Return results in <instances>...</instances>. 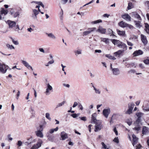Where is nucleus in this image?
I'll return each instance as SVG.
<instances>
[{
	"instance_id": "obj_1",
	"label": "nucleus",
	"mask_w": 149,
	"mask_h": 149,
	"mask_svg": "<svg viewBox=\"0 0 149 149\" xmlns=\"http://www.w3.org/2000/svg\"><path fill=\"white\" fill-rule=\"evenodd\" d=\"M6 23L8 24L9 29H13L16 26V29H20L18 25H16V23L15 21L8 20L6 21Z\"/></svg>"
},
{
	"instance_id": "obj_2",
	"label": "nucleus",
	"mask_w": 149,
	"mask_h": 149,
	"mask_svg": "<svg viewBox=\"0 0 149 149\" xmlns=\"http://www.w3.org/2000/svg\"><path fill=\"white\" fill-rule=\"evenodd\" d=\"M8 65L3 63H0V72L2 74H5L8 69Z\"/></svg>"
},
{
	"instance_id": "obj_3",
	"label": "nucleus",
	"mask_w": 149,
	"mask_h": 149,
	"mask_svg": "<svg viewBox=\"0 0 149 149\" xmlns=\"http://www.w3.org/2000/svg\"><path fill=\"white\" fill-rule=\"evenodd\" d=\"M102 122L101 120L98 121L94 124H95V132H97L100 130L103 127L102 125Z\"/></svg>"
},
{
	"instance_id": "obj_4",
	"label": "nucleus",
	"mask_w": 149,
	"mask_h": 149,
	"mask_svg": "<svg viewBox=\"0 0 149 149\" xmlns=\"http://www.w3.org/2000/svg\"><path fill=\"white\" fill-rule=\"evenodd\" d=\"M110 69L113 75L115 76L119 75L120 73V71L118 68H116L112 66V64L110 65Z\"/></svg>"
},
{
	"instance_id": "obj_5",
	"label": "nucleus",
	"mask_w": 149,
	"mask_h": 149,
	"mask_svg": "<svg viewBox=\"0 0 149 149\" xmlns=\"http://www.w3.org/2000/svg\"><path fill=\"white\" fill-rule=\"evenodd\" d=\"M134 125L135 126L134 128V130L137 132L140 130L141 125L140 121H138V120H137L136 122L134 123Z\"/></svg>"
},
{
	"instance_id": "obj_6",
	"label": "nucleus",
	"mask_w": 149,
	"mask_h": 149,
	"mask_svg": "<svg viewBox=\"0 0 149 149\" xmlns=\"http://www.w3.org/2000/svg\"><path fill=\"white\" fill-rule=\"evenodd\" d=\"M111 113V109L109 107L104 109L102 111L103 115L106 118H107Z\"/></svg>"
},
{
	"instance_id": "obj_7",
	"label": "nucleus",
	"mask_w": 149,
	"mask_h": 149,
	"mask_svg": "<svg viewBox=\"0 0 149 149\" xmlns=\"http://www.w3.org/2000/svg\"><path fill=\"white\" fill-rule=\"evenodd\" d=\"M119 116L120 114L119 113H113L112 116L110 121V125L112 124L113 123L114 120L118 119Z\"/></svg>"
},
{
	"instance_id": "obj_8",
	"label": "nucleus",
	"mask_w": 149,
	"mask_h": 149,
	"mask_svg": "<svg viewBox=\"0 0 149 149\" xmlns=\"http://www.w3.org/2000/svg\"><path fill=\"white\" fill-rule=\"evenodd\" d=\"M52 90V86L49 83H48L47 84V87L45 93L46 95H49L50 94L51 91Z\"/></svg>"
},
{
	"instance_id": "obj_9",
	"label": "nucleus",
	"mask_w": 149,
	"mask_h": 149,
	"mask_svg": "<svg viewBox=\"0 0 149 149\" xmlns=\"http://www.w3.org/2000/svg\"><path fill=\"white\" fill-rule=\"evenodd\" d=\"M42 143V140L39 139L37 143L34 145L31 149H37L40 147Z\"/></svg>"
},
{
	"instance_id": "obj_10",
	"label": "nucleus",
	"mask_w": 149,
	"mask_h": 149,
	"mask_svg": "<svg viewBox=\"0 0 149 149\" xmlns=\"http://www.w3.org/2000/svg\"><path fill=\"white\" fill-rule=\"evenodd\" d=\"M10 9L11 10V11L10 12V14L12 15L13 17L16 18L19 16V12H14V9L13 8H10Z\"/></svg>"
},
{
	"instance_id": "obj_11",
	"label": "nucleus",
	"mask_w": 149,
	"mask_h": 149,
	"mask_svg": "<svg viewBox=\"0 0 149 149\" xmlns=\"http://www.w3.org/2000/svg\"><path fill=\"white\" fill-rule=\"evenodd\" d=\"M110 40L113 43V44L115 45H117L120 48V47L121 45L123 43L122 42L120 41L119 40H117L114 39H111Z\"/></svg>"
},
{
	"instance_id": "obj_12",
	"label": "nucleus",
	"mask_w": 149,
	"mask_h": 149,
	"mask_svg": "<svg viewBox=\"0 0 149 149\" xmlns=\"http://www.w3.org/2000/svg\"><path fill=\"white\" fill-rule=\"evenodd\" d=\"M96 30V28L95 27L89 28L87 31H84L83 32L84 36H86L91 33V32L94 31Z\"/></svg>"
},
{
	"instance_id": "obj_13",
	"label": "nucleus",
	"mask_w": 149,
	"mask_h": 149,
	"mask_svg": "<svg viewBox=\"0 0 149 149\" xmlns=\"http://www.w3.org/2000/svg\"><path fill=\"white\" fill-rule=\"evenodd\" d=\"M21 61L22 63L28 69H31L32 70H33V69L32 66L26 61L22 60Z\"/></svg>"
},
{
	"instance_id": "obj_14",
	"label": "nucleus",
	"mask_w": 149,
	"mask_h": 149,
	"mask_svg": "<svg viewBox=\"0 0 149 149\" xmlns=\"http://www.w3.org/2000/svg\"><path fill=\"white\" fill-rule=\"evenodd\" d=\"M97 114L96 113H93L91 116V123H95L100 120H97L96 119Z\"/></svg>"
},
{
	"instance_id": "obj_15",
	"label": "nucleus",
	"mask_w": 149,
	"mask_h": 149,
	"mask_svg": "<svg viewBox=\"0 0 149 149\" xmlns=\"http://www.w3.org/2000/svg\"><path fill=\"white\" fill-rule=\"evenodd\" d=\"M96 32H99L102 34H105L106 32V29L103 28L102 26H99Z\"/></svg>"
},
{
	"instance_id": "obj_16",
	"label": "nucleus",
	"mask_w": 149,
	"mask_h": 149,
	"mask_svg": "<svg viewBox=\"0 0 149 149\" xmlns=\"http://www.w3.org/2000/svg\"><path fill=\"white\" fill-rule=\"evenodd\" d=\"M35 132L37 136L41 138H42L43 137L44 135L42 132V131L40 130H37Z\"/></svg>"
},
{
	"instance_id": "obj_17",
	"label": "nucleus",
	"mask_w": 149,
	"mask_h": 149,
	"mask_svg": "<svg viewBox=\"0 0 149 149\" xmlns=\"http://www.w3.org/2000/svg\"><path fill=\"white\" fill-rule=\"evenodd\" d=\"M141 40L144 45H146L148 43V41L146 37L143 34H141Z\"/></svg>"
},
{
	"instance_id": "obj_18",
	"label": "nucleus",
	"mask_w": 149,
	"mask_h": 149,
	"mask_svg": "<svg viewBox=\"0 0 149 149\" xmlns=\"http://www.w3.org/2000/svg\"><path fill=\"white\" fill-rule=\"evenodd\" d=\"M122 17L127 21H131V17L128 14H125L122 15Z\"/></svg>"
},
{
	"instance_id": "obj_19",
	"label": "nucleus",
	"mask_w": 149,
	"mask_h": 149,
	"mask_svg": "<svg viewBox=\"0 0 149 149\" xmlns=\"http://www.w3.org/2000/svg\"><path fill=\"white\" fill-rule=\"evenodd\" d=\"M60 136L62 140H65L68 137L67 134L64 131L61 132Z\"/></svg>"
},
{
	"instance_id": "obj_20",
	"label": "nucleus",
	"mask_w": 149,
	"mask_h": 149,
	"mask_svg": "<svg viewBox=\"0 0 149 149\" xmlns=\"http://www.w3.org/2000/svg\"><path fill=\"white\" fill-rule=\"evenodd\" d=\"M143 54V51L141 50H139L135 51L133 54V56H136L142 54Z\"/></svg>"
},
{
	"instance_id": "obj_21",
	"label": "nucleus",
	"mask_w": 149,
	"mask_h": 149,
	"mask_svg": "<svg viewBox=\"0 0 149 149\" xmlns=\"http://www.w3.org/2000/svg\"><path fill=\"white\" fill-rule=\"evenodd\" d=\"M119 25L122 28H125L127 27V25H128V24L124 22L123 21H121L118 23Z\"/></svg>"
},
{
	"instance_id": "obj_22",
	"label": "nucleus",
	"mask_w": 149,
	"mask_h": 149,
	"mask_svg": "<svg viewBox=\"0 0 149 149\" xmlns=\"http://www.w3.org/2000/svg\"><path fill=\"white\" fill-rule=\"evenodd\" d=\"M132 17L137 18L139 20H141V19L140 15L137 14L136 12L132 13Z\"/></svg>"
},
{
	"instance_id": "obj_23",
	"label": "nucleus",
	"mask_w": 149,
	"mask_h": 149,
	"mask_svg": "<svg viewBox=\"0 0 149 149\" xmlns=\"http://www.w3.org/2000/svg\"><path fill=\"white\" fill-rule=\"evenodd\" d=\"M132 137L133 139V143H132V144L134 146L137 143L138 141V138H137L136 136L134 134H133L132 135Z\"/></svg>"
},
{
	"instance_id": "obj_24",
	"label": "nucleus",
	"mask_w": 149,
	"mask_h": 149,
	"mask_svg": "<svg viewBox=\"0 0 149 149\" xmlns=\"http://www.w3.org/2000/svg\"><path fill=\"white\" fill-rule=\"evenodd\" d=\"M74 52L76 56H78V55L82 54V50L81 49H78L75 50Z\"/></svg>"
},
{
	"instance_id": "obj_25",
	"label": "nucleus",
	"mask_w": 149,
	"mask_h": 149,
	"mask_svg": "<svg viewBox=\"0 0 149 149\" xmlns=\"http://www.w3.org/2000/svg\"><path fill=\"white\" fill-rule=\"evenodd\" d=\"M48 37L53 39H55L56 37L52 33H46V34Z\"/></svg>"
},
{
	"instance_id": "obj_26",
	"label": "nucleus",
	"mask_w": 149,
	"mask_h": 149,
	"mask_svg": "<svg viewBox=\"0 0 149 149\" xmlns=\"http://www.w3.org/2000/svg\"><path fill=\"white\" fill-rule=\"evenodd\" d=\"M0 13L1 14H3L4 15H7L8 13L7 10H5L4 8H1L0 11Z\"/></svg>"
},
{
	"instance_id": "obj_27",
	"label": "nucleus",
	"mask_w": 149,
	"mask_h": 149,
	"mask_svg": "<svg viewBox=\"0 0 149 149\" xmlns=\"http://www.w3.org/2000/svg\"><path fill=\"white\" fill-rule=\"evenodd\" d=\"M134 22L136 26L139 28H140L142 26L141 23L139 21H134Z\"/></svg>"
},
{
	"instance_id": "obj_28",
	"label": "nucleus",
	"mask_w": 149,
	"mask_h": 149,
	"mask_svg": "<svg viewBox=\"0 0 149 149\" xmlns=\"http://www.w3.org/2000/svg\"><path fill=\"white\" fill-rule=\"evenodd\" d=\"M136 114L138 118L137 119V120H138V121H140V118H141L143 115V113L141 112H138L136 113Z\"/></svg>"
},
{
	"instance_id": "obj_29",
	"label": "nucleus",
	"mask_w": 149,
	"mask_h": 149,
	"mask_svg": "<svg viewBox=\"0 0 149 149\" xmlns=\"http://www.w3.org/2000/svg\"><path fill=\"white\" fill-rule=\"evenodd\" d=\"M124 52V50H119L117 52L114 53V54L116 56H119L120 55Z\"/></svg>"
},
{
	"instance_id": "obj_30",
	"label": "nucleus",
	"mask_w": 149,
	"mask_h": 149,
	"mask_svg": "<svg viewBox=\"0 0 149 149\" xmlns=\"http://www.w3.org/2000/svg\"><path fill=\"white\" fill-rule=\"evenodd\" d=\"M148 132V128L145 126L143 127L142 130L143 134H146Z\"/></svg>"
},
{
	"instance_id": "obj_31",
	"label": "nucleus",
	"mask_w": 149,
	"mask_h": 149,
	"mask_svg": "<svg viewBox=\"0 0 149 149\" xmlns=\"http://www.w3.org/2000/svg\"><path fill=\"white\" fill-rule=\"evenodd\" d=\"M30 112L31 114V116L32 117H34L35 116V111H34V109L32 107L30 108Z\"/></svg>"
},
{
	"instance_id": "obj_32",
	"label": "nucleus",
	"mask_w": 149,
	"mask_h": 149,
	"mask_svg": "<svg viewBox=\"0 0 149 149\" xmlns=\"http://www.w3.org/2000/svg\"><path fill=\"white\" fill-rule=\"evenodd\" d=\"M101 40L106 44H108L109 42V39L107 38H101Z\"/></svg>"
},
{
	"instance_id": "obj_33",
	"label": "nucleus",
	"mask_w": 149,
	"mask_h": 149,
	"mask_svg": "<svg viewBox=\"0 0 149 149\" xmlns=\"http://www.w3.org/2000/svg\"><path fill=\"white\" fill-rule=\"evenodd\" d=\"M92 87L93 88V89L95 91V92L96 93L100 94L101 93V91L99 89H97L93 85H92Z\"/></svg>"
},
{
	"instance_id": "obj_34",
	"label": "nucleus",
	"mask_w": 149,
	"mask_h": 149,
	"mask_svg": "<svg viewBox=\"0 0 149 149\" xmlns=\"http://www.w3.org/2000/svg\"><path fill=\"white\" fill-rule=\"evenodd\" d=\"M58 130V127H56L54 129H51L49 130V132L50 134H52L54 132H56Z\"/></svg>"
},
{
	"instance_id": "obj_35",
	"label": "nucleus",
	"mask_w": 149,
	"mask_h": 149,
	"mask_svg": "<svg viewBox=\"0 0 149 149\" xmlns=\"http://www.w3.org/2000/svg\"><path fill=\"white\" fill-rule=\"evenodd\" d=\"M118 33V35L122 36H124L125 34V31H120L119 30H117Z\"/></svg>"
},
{
	"instance_id": "obj_36",
	"label": "nucleus",
	"mask_w": 149,
	"mask_h": 149,
	"mask_svg": "<svg viewBox=\"0 0 149 149\" xmlns=\"http://www.w3.org/2000/svg\"><path fill=\"white\" fill-rule=\"evenodd\" d=\"M105 56L113 60H115L116 58L113 56L109 54H106Z\"/></svg>"
},
{
	"instance_id": "obj_37",
	"label": "nucleus",
	"mask_w": 149,
	"mask_h": 149,
	"mask_svg": "<svg viewBox=\"0 0 149 149\" xmlns=\"http://www.w3.org/2000/svg\"><path fill=\"white\" fill-rule=\"evenodd\" d=\"M143 110L145 111H149V102L147 103L146 106L145 107L143 108Z\"/></svg>"
},
{
	"instance_id": "obj_38",
	"label": "nucleus",
	"mask_w": 149,
	"mask_h": 149,
	"mask_svg": "<svg viewBox=\"0 0 149 149\" xmlns=\"http://www.w3.org/2000/svg\"><path fill=\"white\" fill-rule=\"evenodd\" d=\"M134 106V104L133 102H130L128 104V108L133 110Z\"/></svg>"
},
{
	"instance_id": "obj_39",
	"label": "nucleus",
	"mask_w": 149,
	"mask_h": 149,
	"mask_svg": "<svg viewBox=\"0 0 149 149\" xmlns=\"http://www.w3.org/2000/svg\"><path fill=\"white\" fill-rule=\"evenodd\" d=\"M32 11L33 13V14L32 15H38L39 14V11L38 10H37L36 9H33L32 10Z\"/></svg>"
},
{
	"instance_id": "obj_40",
	"label": "nucleus",
	"mask_w": 149,
	"mask_h": 149,
	"mask_svg": "<svg viewBox=\"0 0 149 149\" xmlns=\"http://www.w3.org/2000/svg\"><path fill=\"white\" fill-rule=\"evenodd\" d=\"M54 62V61L53 59H52L51 61H49L45 65L46 66H49L50 64H52Z\"/></svg>"
},
{
	"instance_id": "obj_41",
	"label": "nucleus",
	"mask_w": 149,
	"mask_h": 149,
	"mask_svg": "<svg viewBox=\"0 0 149 149\" xmlns=\"http://www.w3.org/2000/svg\"><path fill=\"white\" fill-rule=\"evenodd\" d=\"M65 101H63V102L58 103L56 106V109H57L64 105L65 104Z\"/></svg>"
},
{
	"instance_id": "obj_42",
	"label": "nucleus",
	"mask_w": 149,
	"mask_h": 149,
	"mask_svg": "<svg viewBox=\"0 0 149 149\" xmlns=\"http://www.w3.org/2000/svg\"><path fill=\"white\" fill-rule=\"evenodd\" d=\"M145 30L147 33H149V25L148 24H145Z\"/></svg>"
},
{
	"instance_id": "obj_43",
	"label": "nucleus",
	"mask_w": 149,
	"mask_h": 149,
	"mask_svg": "<svg viewBox=\"0 0 149 149\" xmlns=\"http://www.w3.org/2000/svg\"><path fill=\"white\" fill-rule=\"evenodd\" d=\"M102 22V20L101 19H99L96 21L92 22L91 23L93 24H96L99 23H101Z\"/></svg>"
},
{
	"instance_id": "obj_44",
	"label": "nucleus",
	"mask_w": 149,
	"mask_h": 149,
	"mask_svg": "<svg viewBox=\"0 0 149 149\" xmlns=\"http://www.w3.org/2000/svg\"><path fill=\"white\" fill-rule=\"evenodd\" d=\"M101 144L102 145V148H103L104 149H110L109 148L107 147V146L104 142H102L101 143Z\"/></svg>"
},
{
	"instance_id": "obj_45",
	"label": "nucleus",
	"mask_w": 149,
	"mask_h": 149,
	"mask_svg": "<svg viewBox=\"0 0 149 149\" xmlns=\"http://www.w3.org/2000/svg\"><path fill=\"white\" fill-rule=\"evenodd\" d=\"M6 46L8 48L10 49H15L14 47L12 45H10V44H7L6 45Z\"/></svg>"
},
{
	"instance_id": "obj_46",
	"label": "nucleus",
	"mask_w": 149,
	"mask_h": 149,
	"mask_svg": "<svg viewBox=\"0 0 149 149\" xmlns=\"http://www.w3.org/2000/svg\"><path fill=\"white\" fill-rule=\"evenodd\" d=\"M32 140V139L31 138L29 139H28V141L25 143V144L26 145L29 144H30L32 143L33 142Z\"/></svg>"
},
{
	"instance_id": "obj_47",
	"label": "nucleus",
	"mask_w": 149,
	"mask_h": 149,
	"mask_svg": "<svg viewBox=\"0 0 149 149\" xmlns=\"http://www.w3.org/2000/svg\"><path fill=\"white\" fill-rule=\"evenodd\" d=\"M132 110L128 108V110L126 111L125 113L126 114H130L132 113Z\"/></svg>"
},
{
	"instance_id": "obj_48",
	"label": "nucleus",
	"mask_w": 149,
	"mask_h": 149,
	"mask_svg": "<svg viewBox=\"0 0 149 149\" xmlns=\"http://www.w3.org/2000/svg\"><path fill=\"white\" fill-rule=\"evenodd\" d=\"M43 127L44 126H43V125H40L39 126V128L37 127V129L38 130H40L41 131H42L44 129Z\"/></svg>"
},
{
	"instance_id": "obj_49",
	"label": "nucleus",
	"mask_w": 149,
	"mask_h": 149,
	"mask_svg": "<svg viewBox=\"0 0 149 149\" xmlns=\"http://www.w3.org/2000/svg\"><path fill=\"white\" fill-rule=\"evenodd\" d=\"M46 118L49 120H51V118L50 117V114L48 113H45Z\"/></svg>"
},
{
	"instance_id": "obj_50",
	"label": "nucleus",
	"mask_w": 149,
	"mask_h": 149,
	"mask_svg": "<svg viewBox=\"0 0 149 149\" xmlns=\"http://www.w3.org/2000/svg\"><path fill=\"white\" fill-rule=\"evenodd\" d=\"M127 47V46L126 45L125 43H123L120 48L125 49Z\"/></svg>"
},
{
	"instance_id": "obj_51",
	"label": "nucleus",
	"mask_w": 149,
	"mask_h": 149,
	"mask_svg": "<svg viewBox=\"0 0 149 149\" xmlns=\"http://www.w3.org/2000/svg\"><path fill=\"white\" fill-rule=\"evenodd\" d=\"M22 142L20 141H18L17 143V145L18 146L17 147V148L19 149V147L22 146Z\"/></svg>"
},
{
	"instance_id": "obj_52",
	"label": "nucleus",
	"mask_w": 149,
	"mask_h": 149,
	"mask_svg": "<svg viewBox=\"0 0 149 149\" xmlns=\"http://www.w3.org/2000/svg\"><path fill=\"white\" fill-rule=\"evenodd\" d=\"M127 123L129 125H131L132 123V121L131 119H127L126 121Z\"/></svg>"
},
{
	"instance_id": "obj_53",
	"label": "nucleus",
	"mask_w": 149,
	"mask_h": 149,
	"mask_svg": "<svg viewBox=\"0 0 149 149\" xmlns=\"http://www.w3.org/2000/svg\"><path fill=\"white\" fill-rule=\"evenodd\" d=\"M133 7V4L132 3H128V9H130Z\"/></svg>"
},
{
	"instance_id": "obj_54",
	"label": "nucleus",
	"mask_w": 149,
	"mask_h": 149,
	"mask_svg": "<svg viewBox=\"0 0 149 149\" xmlns=\"http://www.w3.org/2000/svg\"><path fill=\"white\" fill-rule=\"evenodd\" d=\"M143 62L146 64H149V58L144 60Z\"/></svg>"
},
{
	"instance_id": "obj_55",
	"label": "nucleus",
	"mask_w": 149,
	"mask_h": 149,
	"mask_svg": "<svg viewBox=\"0 0 149 149\" xmlns=\"http://www.w3.org/2000/svg\"><path fill=\"white\" fill-rule=\"evenodd\" d=\"M113 141L117 143H119V140L117 137H115Z\"/></svg>"
},
{
	"instance_id": "obj_56",
	"label": "nucleus",
	"mask_w": 149,
	"mask_h": 149,
	"mask_svg": "<svg viewBox=\"0 0 149 149\" xmlns=\"http://www.w3.org/2000/svg\"><path fill=\"white\" fill-rule=\"evenodd\" d=\"M113 132L115 133V134L117 136L118 135V131L116 129V128L115 127L113 129Z\"/></svg>"
},
{
	"instance_id": "obj_57",
	"label": "nucleus",
	"mask_w": 149,
	"mask_h": 149,
	"mask_svg": "<svg viewBox=\"0 0 149 149\" xmlns=\"http://www.w3.org/2000/svg\"><path fill=\"white\" fill-rule=\"evenodd\" d=\"M38 5H39L40 6H41L43 8H44V5L41 1H39Z\"/></svg>"
},
{
	"instance_id": "obj_58",
	"label": "nucleus",
	"mask_w": 149,
	"mask_h": 149,
	"mask_svg": "<svg viewBox=\"0 0 149 149\" xmlns=\"http://www.w3.org/2000/svg\"><path fill=\"white\" fill-rule=\"evenodd\" d=\"M12 41L13 43L15 45H18L19 44V42L17 41H15L13 39H12Z\"/></svg>"
},
{
	"instance_id": "obj_59",
	"label": "nucleus",
	"mask_w": 149,
	"mask_h": 149,
	"mask_svg": "<svg viewBox=\"0 0 149 149\" xmlns=\"http://www.w3.org/2000/svg\"><path fill=\"white\" fill-rule=\"evenodd\" d=\"M78 108L81 110H82L83 109V107L82 104H79Z\"/></svg>"
},
{
	"instance_id": "obj_60",
	"label": "nucleus",
	"mask_w": 149,
	"mask_h": 149,
	"mask_svg": "<svg viewBox=\"0 0 149 149\" xmlns=\"http://www.w3.org/2000/svg\"><path fill=\"white\" fill-rule=\"evenodd\" d=\"M126 41H127V44L128 45L131 46H133V44L132 42L129 41H128L127 40Z\"/></svg>"
},
{
	"instance_id": "obj_61",
	"label": "nucleus",
	"mask_w": 149,
	"mask_h": 149,
	"mask_svg": "<svg viewBox=\"0 0 149 149\" xmlns=\"http://www.w3.org/2000/svg\"><path fill=\"white\" fill-rule=\"evenodd\" d=\"M136 149H141V146L140 145V144L136 146Z\"/></svg>"
},
{
	"instance_id": "obj_62",
	"label": "nucleus",
	"mask_w": 149,
	"mask_h": 149,
	"mask_svg": "<svg viewBox=\"0 0 149 149\" xmlns=\"http://www.w3.org/2000/svg\"><path fill=\"white\" fill-rule=\"evenodd\" d=\"M39 50L40 52H42L44 53H45V51L43 48H39Z\"/></svg>"
},
{
	"instance_id": "obj_63",
	"label": "nucleus",
	"mask_w": 149,
	"mask_h": 149,
	"mask_svg": "<svg viewBox=\"0 0 149 149\" xmlns=\"http://www.w3.org/2000/svg\"><path fill=\"white\" fill-rule=\"evenodd\" d=\"M78 104L77 102H74V104L72 106V107L73 108H74L76 107L77 105Z\"/></svg>"
},
{
	"instance_id": "obj_64",
	"label": "nucleus",
	"mask_w": 149,
	"mask_h": 149,
	"mask_svg": "<svg viewBox=\"0 0 149 149\" xmlns=\"http://www.w3.org/2000/svg\"><path fill=\"white\" fill-rule=\"evenodd\" d=\"M68 1V0H62L61 1V3L62 4H65Z\"/></svg>"
}]
</instances>
